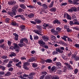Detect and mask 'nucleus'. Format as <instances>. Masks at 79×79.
<instances>
[{
	"mask_svg": "<svg viewBox=\"0 0 79 79\" xmlns=\"http://www.w3.org/2000/svg\"><path fill=\"white\" fill-rule=\"evenodd\" d=\"M41 6L44 8L45 9L47 8V5L45 4H43V5H41Z\"/></svg>",
	"mask_w": 79,
	"mask_h": 79,
	"instance_id": "nucleus-39",
	"label": "nucleus"
},
{
	"mask_svg": "<svg viewBox=\"0 0 79 79\" xmlns=\"http://www.w3.org/2000/svg\"><path fill=\"white\" fill-rule=\"evenodd\" d=\"M73 21L74 22V23H73V24H78V22H77V19H74L73 20Z\"/></svg>",
	"mask_w": 79,
	"mask_h": 79,
	"instance_id": "nucleus-32",
	"label": "nucleus"
},
{
	"mask_svg": "<svg viewBox=\"0 0 79 79\" xmlns=\"http://www.w3.org/2000/svg\"><path fill=\"white\" fill-rule=\"evenodd\" d=\"M15 18H20L21 19L23 20V21H25L26 20V19L24 18V16L22 15H17L14 17Z\"/></svg>",
	"mask_w": 79,
	"mask_h": 79,
	"instance_id": "nucleus-5",
	"label": "nucleus"
},
{
	"mask_svg": "<svg viewBox=\"0 0 79 79\" xmlns=\"http://www.w3.org/2000/svg\"><path fill=\"white\" fill-rule=\"evenodd\" d=\"M69 24L71 26H73V24H74V22L73 21H70L69 22Z\"/></svg>",
	"mask_w": 79,
	"mask_h": 79,
	"instance_id": "nucleus-59",
	"label": "nucleus"
},
{
	"mask_svg": "<svg viewBox=\"0 0 79 79\" xmlns=\"http://www.w3.org/2000/svg\"><path fill=\"white\" fill-rule=\"evenodd\" d=\"M0 47L1 48H2L4 50H7L6 49V46H5V44H1L0 45Z\"/></svg>",
	"mask_w": 79,
	"mask_h": 79,
	"instance_id": "nucleus-15",
	"label": "nucleus"
},
{
	"mask_svg": "<svg viewBox=\"0 0 79 79\" xmlns=\"http://www.w3.org/2000/svg\"><path fill=\"white\" fill-rule=\"evenodd\" d=\"M5 21L6 23H9L10 22V19L8 18H7L5 19Z\"/></svg>",
	"mask_w": 79,
	"mask_h": 79,
	"instance_id": "nucleus-54",
	"label": "nucleus"
},
{
	"mask_svg": "<svg viewBox=\"0 0 79 79\" xmlns=\"http://www.w3.org/2000/svg\"><path fill=\"white\" fill-rule=\"evenodd\" d=\"M68 5V3L67 2H64L61 4V6H66Z\"/></svg>",
	"mask_w": 79,
	"mask_h": 79,
	"instance_id": "nucleus-42",
	"label": "nucleus"
},
{
	"mask_svg": "<svg viewBox=\"0 0 79 79\" xmlns=\"http://www.w3.org/2000/svg\"><path fill=\"white\" fill-rule=\"evenodd\" d=\"M47 72L46 71L42 72L41 73V74L43 76H46V75H47Z\"/></svg>",
	"mask_w": 79,
	"mask_h": 79,
	"instance_id": "nucleus-31",
	"label": "nucleus"
},
{
	"mask_svg": "<svg viewBox=\"0 0 79 79\" xmlns=\"http://www.w3.org/2000/svg\"><path fill=\"white\" fill-rule=\"evenodd\" d=\"M56 52H59L60 53H62L63 52V51L61 50V49H60L59 48H56Z\"/></svg>",
	"mask_w": 79,
	"mask_h": 79,
	"instance_id": "nucleus-17",
	"label": "nucleus"
},
{
	"mask_svg": "<svg viewBox=\"0 0 79 79\" xmlns=\"http://www.w3.org/2000/svg\"><path fill=\"white\" fill-rule=\"evenodd\" d=\"M23 10V9L20 8L18 10V11L19 12V13H21Z\"/></svg>",
	"mask_w": 79,
	"mask_h": 79,
	"instance_id": "nucleus-51",
	"label": "nucleus"
},
{
	"mask_svg": "<svg viewBox=\"0 0 79 79\" xmlns=\"http://www.w3.org/2000/svg\"><path fill=\"white\" fill-rule=\"evenodd\" d=\"M20 7L22 8V9H23V10H25V9H26V6H25V5L24 4H22L20 5Z\"/></svg>",
	"mask_w": 79,
	"mask_h": 79,
	"instance_id": "nucleus-19",
	"label": "nucleus"
},
{
	"mask_svg": "<svg viewBox=\"0 0 79 79\" xmlns=\"http://www.w3.org/2000/svg\"><path fill=\"white\" fill-rule=\"evenodd\" d=\"M30 65V63L29 62H26L24 64L23 66H29Z\"/></svg>",
	"mask_w": 79,
	"mask_h": 79,
	"instance_id": "nucleus-35",
	"label": "nucleus"
},
{
	"mask_svg": "<svg viewBox=\"0 0 79 79\" xmlns=\"http://www.w3.org/2000/svg\"><path fill=\"white\" fill-rule=\"evenodd\" d=\"M18 75H19L20 76V78H21V79H23V76H22V75H23V72H18L17 73Z\"/></svg>",
	"mask_w": 79,
	"mask_h": 79,
	"instance_id": "nucleus-22",
	"label": "nucleus"
},
{
	"mask_svg": "<svg viewBox=\"0 0 79 79\" xmlns=\"http://www.w3.org/2000/svg\"><path fill=\"white\" fill-rule=\"evenodd\" d=\"M36 28L37 29H38V30H40V31L42 29V27L40 25H37Z\"/></svg>",
	"mask_w": 79,
	"mask_h": 79,
	"instance_id": "nucleus-27",
	"label": "nucleus"
},
{
	"mask_svg": "<svg viewBox=\"0 0 79 79\" xmlns=\"http://www.w3.org/2000/svg\"><path fill=\"white\" fill-rule=\"evenodd\" d=\"M21 64V62H19L18 63H17L15 64L16 66H19L20 64Z\"/></svg>",
	"mask_w": 79,
	"mask_h": 79,
	"instance_id": "nucleus-57",
	"label": "nucleus"
},
{
	"mask_svg": "<svg viewBox=\"0 0 79 79\" xmlns=\"http://www.w3.org/2000/svg\"><path fill=\"white\" fill-rule=\"evenodd\" d=\"M64 64L68 67V70H73V68L71 65H70V64H69L68 63H65Z\"/></svg>",
	"mask_w": 79,
	"mask_h": 79,
	"instance_id": "nucleus-4",
	"label": "nucleus"
},
{
	"mask_svg": "<svg viewBox=\"0 0 79 79\" xmlns=\"http://www.w3.org/2000/svg\"><path fill=\"white\" fill-rule=\"evenodd\" d=\"M34 16V14L31 13L29 14V17L30 18H32Z\"/></svg>",
	"mask_w": 79,
	"mask_h": 79,
	"instance_id": "nucleus-29",
	"label": "nucleus"
},
{
	"mask_svg": "<svg viewBox=\"0 0 79 79\" xmlns=\"http://www.w3.org/2000/svg\"><path fill=\"white\" fill-rule=\"evenodd\" d=\"M11 44H12V42H11V41L9 40L7 41V44H8V45L9 46H11Z\"/></svg>",
	"mask_w": 79,
	"mask_h": 79,
	"instance_id": "nucleus-41",
	"label": "nucleus"
},
{
	"mask_svg": "<svg viewBox=\"0 0 79 79\" xmlns=\"http://www.w3.org/2000/svg\"><path fill=\"white\" fill-rule=\"evenodd\" d=\"M56 54H58V52L56 51H54L52 53L53 55H56Z\"/></svg>",
	"mask_w": 79,
	"mask_h": 79,
	"instance_id": "nucleus-43",
	"label": "nucleus"
},
{
	"mask_svg": "<svg viewBox=\"0 0 79 79\" xmlns=\"http://www.w3.org/2000/svg\"><path fill=\"white\" fill-rule=\"evenodd\" d=\"M16 2L15 1L8 2V5H16Z\"/></svg>",
	"mask_w": 79,
	"mask_h": 79,
	"instance_id": "nucleus-8",
	"label": "nucleus"
},
{
	"mask_svg": "<svg viewBox=\"0 0 79 79\" xmlns=\"http://www.w3.org/2000/svg\"><path fill=\"white\" fill-rule=\"evenodd\" d=\"M11 75V73L10 72H8L7 73L5 74V76H9Z\"/></svg>",
	"mask_w": 79,
	"mask_h": 79,
	"instance_id": "nucleus-37",
	"label": "nucleus"
},
{
	"mask_svg": "<svg viewBox=\"0 0 79 79\" xmlns=\"http://www.w3.org/2000/svg\"><path fill=\"white\" fill-rule=\"evenodd\" d=\"M23 42H24V38H22L20 40V42L21 44H23Z\"/></svg>",
	"mask_w": 79,
	"mask_h": 79,
	"instance_id": "nucleus-61",
	"label": "nucleus"
},
{
	"mask_svg": "<svg viewBox=\"0 0 79 79\" xmlns=\"http://www.w3.org/2000/svg\"><path fill=\"white\" fill-rule=\"evenodd\" d=\"M33 31L34 32H35V33H36V34H39V31H38V30H33Z\"/></svg>",
	"mask_w": 79,
	"mask_h": 79,
	"instance_id": "nucleus-48",
	"label": "nucleus"
},
{
	"mask_svg": "<svg viewBox=\"0 0 79 79\" xmlns=\"http://www.w3.org/2000/svg\"><path fill=\"white\" fill-rule=\"evenodd\" d=\"M28 79H33V78H34V77L29 74V76L28 77Z\"/></svg>",
	"mask_w": 79,
	"mask_h": 79,
	"instance_id": "nucleus-47",
	"label": "nucleus"
},
{
	"mask_svg": "<svg viewBox=\"0 0 79 79\" xmlns=\"http://www.w3.org/2000/svg\"><path fill=\"white\" fill-rule=\"evenodd\" d=\"M57 73L58 74H62V71L61 70H57Z\"/></svg>",
	"mask_w": 79,
	"mask_h": 79,
	"instance_id": "nucleus-44",
	"label": "nucleus"
},
{
	"mask_svg": "<svg viewBox=\"0 0 79 79\" xmlns=\"http://www.w3.org/2000/svg\"><path fill=\"white\" fill-rule=\"evenodd\" d=\"M52 79H59V77L57 76H54L52 77Z\"/></svg>",
	"mask_w": 79,
	"mask_h": 79,
	"instance_id": "nucleus-36",
	"label": "nucleus"
},
{
	"mask_svg": "<svg viewBox=\"0 0 79 79\" xmlns=\"http://www.w3.org/2000/svg\"><path fill=\"white\" fill-rule=\"evenodd\" d=\"M7 58V56H3L2 57V59H6Z\"/></svg>",
	"mask_w": 79,
	"mask_h": 79,
	"instance_id": "nucleus-62",
	"label": "nucleus"
},
{
	"mask_svg": "<svg viewBox=\"0 0 79 79\" xmlns=\"http://www.w3.org/2000/svg\"><path fill=\"white\" fill-rule=\"evenodd\" d=\"M52 40L53 41H56V37L53 35H52L51 36Z\"/></svg>",
	"mask_w": 79,
	"mask_h": 79,
	"instance_id": "nucleus-18",
	"label": "nucleus"
},
{
	"mask_svg": "<svg viewBox=\"0 0 79 79\" xmlns=\"http://www.w3.org/2000/svg\"><path fill=\"white\" fill-rule=\"evenodd\" d=\"M56 69V67L55 66L52 67L51 69V72H55Z\"/></svg>",
	"mask_w": 79,
	"mask_h": 79,
	"instance_id": "nucleus-28",
	"label": "nucleus"
},
{
	"mask_svg": "<svg viewBox=\"0 0 79 79\" xmlns=\"http://www.w3.org/2000/svg\"><path fill=\"white\" fill-rule=\"evenodd\" d=\"M11 24L13 26H16L17 24L16 23V22H12L11 23Z\"/></svg>",
	"mask_w": 79,
	"mask_h": 79,
	"instance_id": "nucleus-45",
	"label": "nucleus"
},
{
	"mask_svg": "<svg viewBox=\"0 0 79 79\" xmlns=\"http://www.w3.org/2000/svg\"><path fill=\"white\" fill-rule=\"evenodd\" d=\"M18 5H16L14 6L12 8V10L11 12H9L8 13L9 15L11 16L12 17H13L14 15H16V9L19 7Z\"/></svg>",
	"mask_w": 79,
	"mask_h": 79,
	"instance_id": "nucleus-1",
	"label": "nucleus"
},
{
	"mask_svg": "<svg viewBox=\"0 0 79 79\" xmlns=\"http://www.w3.org/2000/svg\"><path fill=\"white\" fill-rule=\"evenodd\" d=\"M35 21L37 23V24H40L42 23V21L41 20L39 19H36L35 20Z\"/></svg>",
	"mask_w": 79,
	"mask_h": 79,
	"instance_id": "nucleus-26",
	"label": "nucleus"
},
{
	"mask_svg": "<svg viewBox=\"0 0 79 79\" xmlns=\"http://www.w3.org/2000/svg\"><path fill=\"white\" fill-rule=\"evenodd\" d=\"M39 38V36H38L36 35L34 37V39H35V40H38Z\"/></svg>",
	"mask_w": 79,
	"mask_h": 79,
	"instance_id": "nucleus-52",
	"label": "nucleus"
},
{
	"mask_svg": "<svg viewBox=\"0 0 79 79\" xmlns=\"http://www.w3.org/2000/svg\"><path fill=\"white\" fill-rule=\"evenodd\" d=\"M13 35H14V36H15V40H18V38L19 36V35H18L16 33H13Z\"/></svg>",
	"mask_w": 79,
	"mask_h": 79,
	"instance_id": "nucleus-11",
	"label": "nucleus"
},
{
	"mask_svg": "<svg viewBox=\"0 0 79 79\" xmlns=\"http://www.w3.org/2000/svg\"><path fill=\"white\" fill-rule=\"evenodd\" d=\"M35 60V58L32 57L28 59L27 60V62H29V63H30V62H33V61H34Z\"/></svg>",
	"mask_w": 79,
	"mask_h": 79,
	"instance_id": "nucleus-12",
	"label": "nucleus"
},
{
	"mask_svg": "<svg viewBox=\"0 0 79 79\" xmlns=\"http://www.w3.org/2000/svg\"><path fill=\"white\" fill-rule=\"evenodd\" d=\"M25 27H26V26L25 25H22L20 27V28L21 29V31H23L24 29H25Z\"/></svg>",
	"mask_w": 79,
	"mask_h": 79,
	"instance_id": "nucleus-16",
	"label": "nucleus"
},
{
	"mask_svg": "<svg viewBox=\"0 0 79 79\" xmlns=\"http://www.w3.org/2000/svg\"><path fill=\"white\" fill-rule=\"evenodd\" d=\"M35 74H36L35 73L33 72L29 74H30L31 76H35Z\"/></svg>",
	"mask_w": 79,
	"mask_h": 79,
	"instance_id": "nucleus-50",
	"label": "nucleus"
},
{
	"mask_svg": "<svg viewBox=\"0 0 79 79\" xmlns=\"http://www.w3.org/2000/svg\"><path fill=\"white\" fill-rule=\"evenodd\" d=\"M54 3V1L53 0L50 4V5L49 6V8H52L53 6V4Z\"/></svg>",
	"mask_w": 79,
	"mask_h": 79,
	"instance_id": "nucleus-25",
	"label": "nucleus"
},
{
	"mask_svg": "<svg viewBox=\"0 0 79 79\" xmlns=\"http://www.w3.org/2000/svg\"><path fill=\"white\" fill-rule=\"evenodd\" d=\"M56 30L58 31H61V28H60V27H57L56 28Z\"/></svg>",
	"mask_w": 79,
	"mask_h": 79,
	"instance_id": "nucleus-56",
	"label": "nucleus"
},
{
	"mask_svg": "<svg viewBox=\"0 0 79 79\" xmlns=\"http://www.w3.org/2000/svg\"><path fill=\"white\" fill-rule=\"evenodd\" d=\"M52 12H55L56 11V9L55 7H53L50 9Z\"/></svg>",
	"mask_w": 79,
	"mask_h": 79,
	"instance_id": "nucleus-23",
	"label": "nucleus"
},
{
	"mask_svg": "<svg viewBox=\"0 0 79 79\" xmlns=\"http://www.w3.org/2000/svg\"><path fill=\"white\" fill-rule=\"evenodd\" d=\"M38 42L40 45H45V43L44 42V40L42 39L39 40Z\"/></svg>",
	"mask_w": 79,
	"mask_h": 79,
	"instance_id": "nucleus-9",
	"label": "nucleus"
},
{
	"mask_svg": "<svg viewBox=\"0 0 79 79\" xmlns=\"http://www.w3.org/2000/svg\"><path fill=\"white\" fill-rule=\"evenodd\" d=\"M49 26V24H46L45 23H44L43 24V27H48V26Z\"/></svg>",
	"mask_w": 79,
	"mask_h": 79,
	"instance_id": "nucleus-38",
	"label": "nucleus"
},
{
	"mask_svg": "<svg viewBox=\"0 0 79 79\" xmlns=\"http://www.w3.org/2000/svg\"><path fill=\"white\" fill-rule=\"evenodd\" d=\"M38 65V64H37L36 63H34L32 64V67H33V68H35L37 67Z\"/></svg>",
	"mask_w": 79,
	"mask_h": 79,
	"instance_id": "nucleus-30",
	"label": "nucleus"
},
{
	"mask_svg": "<svg viewBox=\"0 0 79 79\" xmlns=\"http://www.w3.org/2000/svg\"><path fill=\"white\" fill-rule=\"evenodd\" d=\"M46 63H50L52 62V60L51 59H48L46 60H45Z\"/></svg>",
	"mask_w": 79,
	"mask_h": 79,
	"instance_id": "nucleus-24",
	"label": "nucleus"
},
{
	"mask_svg": "<svg viewBox=\"0 0 79 79\" xmlns=\"http://www.w3.org/2000/svg\"><path fill=\"white\" fill-rule=\"evenodd\" d=\"M52 77V75H47L45 77V79H50Z\"/></svg>",
	"mask_w": 79,
	"mask_h": 79,
	"instance_id": "nucleus-21",
	"label": "nucleus"
},
{
	"mask_svg": "<svg viewBox=\"0 0 79 79\" xmlns=\"http://www.w3.org/2000/svg\"><path fill=\"white\" fill-rule=\"evenodd\" d=\"M10 57H13V56H16V53L14 52H11L10 53V54L9 55Z\"/></svg>",
	"mask_w": 79,
	"mask_h": 79,
	"instance_id": "nucleus-20",
	"label": "nucleus"
},
{
	"mask_svg": "<svg viewBox=\"0 0 79 79\" xmlns=\"http://www.w3.org/2000/svg\"><path fill=\"white\" fill-rule=\"evenodd\" d=\"M68 11L69 12H71L72 13L73 11H74L75 12H76L77 10V9L76 7H72L70 9L68 10Z\"/></svg>",
	"mask_w": 79,
	"mask_h": 79,
	"instance_id": "nucleus-2",
	"label": "nucleus"
},
{
	"mask_svg": "<svg viewBox=\"0 0 79 79\" xmlns=\"http://www.w3.org/2000/svg\"><path fill=\"white\" fill-rule=\"evenodd\" d=\"M68 2L69 3H70V4H73V1H72V0H69Z\"/></svg>",
	"mask_w": 79,
	"mask_h": 79,
	"instance_id": "nucleus-58",
	"label": "nucleus"
},
{
	"mask_svg": "<svg viewBox=\"0 0 79 79\" xmlns=\"http://www.w3.org/2000/svg\"><path fill=\"white\" fill-rule=\"evenodd\" d=\"M23 67L25 70H29V68L27 67V66L23 65Z\"/></svg>",
	"mask_w": 79,
	"mask_h": 79,
	"instance_id": "nucleus-53",
	"label": "nucleus"
},
{
	"mask_svg": "<svg viewBox=\"0 0 79 79\" xmlns=\"http://www.w3.org/2000/svg\"><path fill=\"white\" fill-rule=\"evenodd\" d=\"M5 40L2 39L0 40V44H3V42H4Z\"/></svg>",
	"mask_w": 79,
	"mask_h": 79,
	"instance_id": "nucleus-49",
	"label": "nucleus"
},
{
	"mask_svg": "<svg viewBox=\"0 0 79 79\" xmlns=\"http://www.w3.org/2000/svg\"><path fill=\"white\" fill-rule=\"evenodd\" d=\"M59 43L63 45H64L65 46H68V44L65 43L63 42L62 40H60L59 41Z\"/></svg>",
	"mask_w": 79,
	"mask_h": 79,
	"instance_id": "nucleus-14",
	"label": "nucleus"
},
{
	"mask_svg": "<svg viewBox=\"0 0 79 79\" xmlns=\"http://www.w3.org/2000/svg\"><path fill=\"white\" fill-rule=\"evenodd\" d=\"M14 48L15 49V51L17 52H19V49H20V48L18 46V44L16 43H14Z\"/></svg>",
	"mask_w": 79,
	"mask_h": 79,
	"instance_id": "nucleus-3",
	"label": "nucleus"
},
{
	"mask_svg": "<svg viewBox=\"0 0 79 79\" xmlns=\"http://www.w3.org/2000/svg\"><path fill=\"white\" fill-rule=\"evenodd\" d=\"M23 41L27 44H28V40L26 38H23Z\"/></svg>",
	"mask_w": 79,
	"mask_h": 79,
	"instance_id": "nucleus-33",
	"label": "nucleus"
},
{
	"mask_svg": "<svg viewBox=\"0 0 79 79\" xmlns=\"http://www.w3.org/2000/svg\"><path fill=\"white\" fill-rule=\"evenodd\" d=\"M78 71H79L78 69H75V70H74V73L75 74H77V73H78Z\"/></svg>",
	"mask_w": 79,
	"mask_h": 79,
	"instance_id": "nucleus-46",
	"label": "nucleus"
},
{
	"mask_svg": "<svg viewBox=\"0 0 79 79\" xmlns=\"http://www.w3.org/2000/svg\"><path fill=\"white\" fill-rule=\"evenodd\" d=\"M70 79H74V76L71 75L70 77Z\"/></svg>",
	"mask_w": 79,
	"mask_h": 79,
	"instance_id": "nucleus-63",
	"label": "nucleus"
},
{
	"mask_svg": "<svg viewBox=\"0 0 79 79\" xmlns=\"http://www.w3.org/2000/svg\"><path fill=\"white\" fill-rule=\"evenodd\" d=\"M53 23L54 24H57L58 25H60L61 24V22L57 19L54 20Z\"/></svg>",
	"mask_w": 79,
	"mask_h": 79,
	"instance_id": "nucleus-6",
	"label": "nucleus"
},
{
	"mask_svg": "<svg viewBox=\"0 0 79 79\" xmlns=\"http://www.w3.org/2000/svg\"><path fill=\"white\" fill-rule=\"evenodd\" d=\"M43 39L45 41H48L49 39L47 36L44 35L42 36Z\"/></svg>",
	"mask_w": 79,
	"mask_h": 79,
	"instance_id": "nucleus-13",
	"label": "nucleus"
},
{
	"mask_svg": "<svg viewBox=\"0 0 79 79\" xmlns=\"http://www.w3.org/2000/svg\"><path fill=\"white\" fill-rule=\"evenodd\" d=\"M56 66H58L59 69H61V67L63 66V65H62V64H61V63L60 62H56Z\"/></svg>",
	"mask_w": 79,
	"mask_h": 79,
	"instance_id": "nucleus-7",
	"label": "nucleus"
},
{
	"mask_svg": "<svg viewBox=\"0 0 79 79\" xmlns=\"http://www.w3.org/2000/svg\"><path fill=\"white\" fill-rule=\"evenodd\" d=\"M79 0H73V5H79Z\"/></svg>",
	"mask_w": 79,
	"mask_h": 79,
	"instance_id": "nucleus-10",
	"label": "nucleus"
},
{
	"mask_svg": "<svg viewBox=\"0 0 79 79\" xmlns=\"http://www.w3.org/2000/svg\"><path fill=\"white\" fill-rule=\"evenodd\" d=\"M0 69H2V71H5V67L2 65H0Z\"/></svg>",
	"mask_w": 79,
	"mask_h": 79,
	"instance_id": "nucleus-40",
	"label": "nucleus"
},
{
	"mask_svg": "<svg viewBox=\"0 0 79 79\" xmlns=\"http://www.w3.org/2000/svg\"><path fill=\"white\" fill-rule=\"evenodd\" d=\"M18 45L20 47H23V44L19 43L18 44Z\"/></svg>",
	"mask_w": 79,
	"mask_h": 79,
	"instance_id": "nucleus-60",
	"label": "nucleus"
},
{
	"mask_svg": "<svg viewBox=\"0 0 79 79\" xmlns=\"http://www.w3.org/2000/svg\"><path fill=\"white\" fill-rule=\"evenodd\" d=\"M75 47H77V48H79V44H75Z\"/></svg>",
	"mask_w": 79,
	"mask_h": 79,
	"instance_id": "nucleus-64",
	"label": "nucleus"
},
{
	"mask_svg": "<svg viewBox=\"0 0 79 79\" xmlns=\"http://www.w3.org/2000/svg\"><path fill=\"white\" fill-rule=\"evenodd\" d=\"M67 19H69V20H72L71 16L69 15H68L67 16H66Z\"/></svg>",
	"mask_w": 79,
	"mask_h": 79,
	"instance_id": "nucleus-34",
	"label": "nucleus"
},
{
	"mask_svg": "<svg viewBox=\"0 0 79 79\" xmlns=\"http://www.w3.org/2000/svg\"><path fill=\"white\" fill-rule=\"evenodd\" d=\"M21 60H26V58L25 56H23L21 57Z\"/></svg>",
	"mask_w": 79,
	"mask_h": 79,
	"instance_id": "nucleus-55",
	"label": "nucleus"
}]
</instances>
